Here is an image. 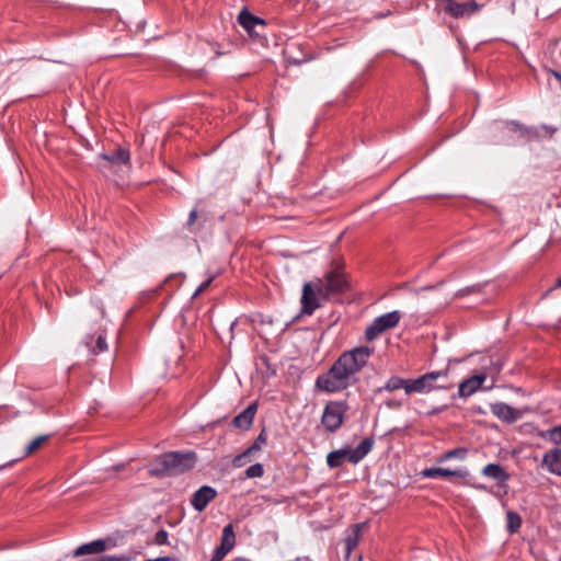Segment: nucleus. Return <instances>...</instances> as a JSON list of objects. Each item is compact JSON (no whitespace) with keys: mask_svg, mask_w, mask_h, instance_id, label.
Returning a JSON list of instances; mask_svg holds the SVG:
<instances>
[{"mask_svg":"<svg viewBox=\"0 0 561 561\" xmlns=\"http://www.w3.org/2000/svg\"><path fill=\"white\" fill-rule=\"evenodd\" d=\"M374 347L360 345L342 352L331 367L319 374L314 389L324 393H340L359 382L362 370L368 365Z\"/></svg>","mask_w":561,"mask_h":561,"instance_id":"obj_1","label":"nucleus"},{"mask_svg":"<svg viewBox=\"0 0 561 561\" xmlns=\"http://www.w3.org/2000/svg\"><path fill=\"white\" fill-rule=\"evenodd\" d=\"M198 456L194 450H172L157 455L148 468L153 478L178 477L195 468Z\"/></svg>","mask_w":561,"mask_h":561,"instance_id":"obj_2","label":"nucleus"},{"mask_svg":"<svg viewBox=\"0 0 561 561\" xmlns=\"http://www.w3.org/2000/svg\"><path fill=\"white\" fill-rule=\"evenodd\" d=\"M374 443V437H365L354 449L345 447L332 450L327 456V465L331 469L341 467L345 461L356 465L369 454Z\"/></svg>","mask_w":561,"mask_h":561,"instance_id":"obj_3","label":"nucleus"},{"mask_svg":"<svg viewBox=\"0 0 561 561\" xmlns=\"http://www.w3.org/2000/svg\"><path fill=\"white\" fill-rule=\"evenodd\" d=\"M348 410L350 405L346 400L329 401L324 405L321 424L330 433L337 432L342 427Z\"/></svg>","mask_w":561,"mask_h":561,"instance_id":"obj_4","label":"nucleus"},{"mask_svg":"<svg viewBox=\"0 0 561 561\" xmlns=\"http://www.w3.org/2000/svg\"><path fill=\"white\" fill-rule=\"evenodd\" d=\"M350 288L345 273L341 268H334L327 273L324 282L318 280V293L320 297L330 299L335 295H341Z\"/></svg>","mask_w":561,"mask_h":561,"instance_id":"obj_5","label":"nucleus"},{"mask_svg":"<svg viewBox=\"0 0 561 561\" xmlns=\"http://www.w3.org/2000/svg\"><path fill=\"white\" fill-rule=\"evenodd\" d=\"M448 370H435L426 373L415 379H410L407 388V394L428 393L437 389H446V386L438 383L439 379H447Z\"/></svg>","mask_w":561,"mask_h":561,"instance_id":"obj_6","label":"nucleus"},{"mask_svg":"<svg viewBox=\"0 0 561 561\" xmlns=\"http://www.w3.org/2000/svg\"><path fill=\"white\" fill-rule=\"evenodd\" d=\"M483 4L476 0L457 2L456 0H436L435 10L445 12L454 19L469 18L481 10Z\"/></svg>","mask_w":561,"mask_h":561,"instance_id":"obj_7","label":"nucleus"},{"mask_svg":"<svg viewBox=\"0 0 561 561\" xmlns=\"http://www.w3.org/2000/svg\"><path fill=\"white\" fill-rule=\"evenodd\" d=\"M401 318L402 314L398 310H393L375 318L365 330V339L368 342L374 341L382 332L394 329L399 324Z\"/></svg>","mask_w":561,"mask_h":561,"instance_id":"obj_8","label":"nucleus"},{"mask_svg":"<svg viewBox=\"0 0 561 561\" xmlns=\"http://www.w3.org/2000/svg\"><path fill=\"white\" fill-rule=\"evenodd\" d=\"M238 22L251 37H260L261 33L256 28H265L266 26V22L263 19L252 14L248 9L240 11Z\"/></svg>","mask_w":561,"mask_h":561,"instance_id":"obj_9","label":"nucleus"},{"mask_svg":"<svg viewBox=\"0 0 561 561\" xmlns=\"http://www.w3.org/2000/svg\"><path fill=\"white\" fill-rule=\"evenodd\" d=\"M503 131L516 134L520 139L526 141H533L541 136L536 127L526 126L518 121H505L503 123Z\"/></svg>","mask_w":561,"mask_h":561,"instance_id":"obj_10","label":"nucleus"},{"mask_svg":"<svg viewBox=\"0 0 561 561\" xmlns=\"http://www.w3.org/2000/svg\"><path fill=\"white\" fill-rule=\"evenodd\" d=\"M318 287V283L316 284ZM318 288H313L311 283H306L302 287L301 295V313L311 316L318 308H320Z\"/></svg>","mask_w":561,"mask_h":561,"instance_id":"obj_11","label":"nucleus"},{"mask_svg":"<svg viewBox=\"0 0 561 561\" xmlns=\"http://www.w3.org/2000/svg\"><path fill=\"white\" fill-rule=\"evenodd\" d=\"M216 496L217 491L215 488L203 485L193 493L191 505L195 511L203 512Z\"/></svg>","mask_w":561,"mask_h":561,"instance_id":"obj_12","label":"nucleus"},{"mask_svg":"<svg viewBox=\"0 0 561 561\" xmlns=\"http://www.w3.org/2000/svg\"><path fill=\"white\" fill-rule=\"evenodd\" d=\"M423 478L435 479V478H448L456 477L460 479H465L468 477L469 472L467 469H448L440 467H431L425 468L420 473Z\"/></svg>","mask_w":561,"mask_h":561,"instance_id":"obj_13","label":"nucleus"},{"mask_svg":"<svg viewBox=\"0 0 561 561\" xmlns=\"http://www.w3.org/2000/svg\"><path fill=\"white\" fill-rule=\"evenodd\" d=\"M491 412L499 420L507 424L516 422L522 416V413L518 410L504 402H496L492 404Z\"/></svg>","mask_w":561,"mask_h":561,"instance_id":"obj_14","label":"nucleus"},{"mask_svg":"<svg viewBox=\"0 0 561 561\" xmlns=\"http://www.w3.org/2000/svg\"><path fill=\"white\" fill-rule=\"evenodd\" d=\"M542 467L550 473L561 477V448H552L543 454Z\"/></svg>","mask_w":561,"mask_h":561,"instance_id":"obj_15","label":"nucleus"},{"mask_svg":"<svg viewBox=\"0 0 561 561\" xmlns=\"http://www.w3.org/2000/svg\"><path fill=\"white\" fill-rule=\"evenodd\" d=\"M485 379L486 376L484 374L476 375L465 379L459 383L458 396L461 398L470 397L481 387Z\"/></svg>","mask_w":561,"mask_h":561,"instance_id":"obj_16","label":"nucleus"},{"mask_svg":"<svg viewBox=\"0 0 561 561\" xmlns=\"http://www.w3.org/2000/svg\"><path fill=\"white\" fill-rule=\"evenodd\" d=\"M257 405L255 402L249 404L241 413L234 416L232 425L237 428L249 430L253 424Z\"/></svg>","mask_w":561,"mask_h":561,"instance_id":"obj_17","label":"nucleus"},{"mask_svg":"<svg viewBox=\"0 0 561 561\" xmlns=\"http://www.w3.org/2000/svg\"><path fill=\"white\" fill-rule=\"evenodd\" d=\"M202 203L203 199H198L196 207H194L188 214L186 226L192 232L199 231L204 227V222L207 220L204 210L199 208Z\"/></svg>","mask_w":561,"mask_h":561,"instance_id":"obj_18","label":"nucleus"},{"mask_svg":"<svg viewBox=\"0 0 561 561\" xmlns=\"http://www.w3.org/2000/svg\"><path fill=\"white\" fill-rule=\"evenodd\" d=\"M107 542H108V540H105V539H96V540L83 543L75 550L73 557L101 553L107 549V547H108Z\"/></svg>","mask_w":561,"mask_h":561,"instance_id":"obj_19","label":"nucleus"},{"mask_svg":"<svg viewBox=\"0 0 561 561\" xmlns=\"http://www.w3.org/2000/svg\"><path fill=\"white\" fill-rule=\"evenodd\" d=\"M99 158L116 165L130 164V151L125 147H118L111 153L102 152L99 154Z\"/></svg>","mask_w":561,"mask_h":561,"instance_id":"obj_20","label":"nucleus"},{"mask_svg":"<svg viewBox=\"0 0 561 561\" xmlns=\"http://www.w3.org/2000/svg\"><path fill=\"white\" fill-rule=\"evenodd\" d=\"M84 343L89 347L90 352L95 355L107 351L108 347L104 332H100L95 339L94 335H87Z\"/></svg>","mask_w":561,"mask_h":561,"instance_id":"obj_21","label":"nucleus"},{"mask_svg":"<svg viewBox=\"0 0 561 561\" xmlns=\"http://www.w3.org/2000/svg\"><path fill=\"white\" fill-rule=\"evenodd\" d=\"M482 474L500 483L506 482L510 479V474L499 463H488L482 469Z\"/></svg>","mask_w":561,"mask_h":561,"instance_id":"obj_22","label":"nucleus"},{"mask_svg":"<svg viewBox=\"0 0 561 561\" xmlns=\"http://www.w3.org/2000/svg\"><path fill=\"white\" fill-rule=\"evenodd\" d=\"M410 385V378L405 379L400 376H391L382 387L378 388L377 392H393L399 389H403L407 393V388Z\"/></svg>","mask_w":561,"mask_h":561,"instance_id":"obj_23","label":"nucleus"},{"mask_svg":"<svg viewBox=\"0 0 561 561\" xmlns=\"http://www.w3.org/2000/svg\"><path fill=\"white\" fill-rule=\"evenodd\" d=\"M468 453H469L468 448L457 447V448L447 450L446 453L442 454L438 457L437 461L442 463V462L448 461L450 459L465 460L468 456Z\"/></svg>","mask_w":561,"mask_h":561,"instance_id":"obj_24","label":"nucleus"},{"mask_svg":"<svg viewBox=\"0 0 561 561\" xmlns=\"http://www.w3.org/2000/svg\"><path fill=\"white\" fill-rule=\"evenodd\" d=\"M236 545V535L233 531L232 524H228L222 529L221 542L219 546L227 548L228 550H232Z\"/></svg>","mask_w":561,"mask_h":561,"instance_id":"obj_25","label":"nucleus"},{"mask_svg":"<svg viewBox=\"0 0 561 561\" xmlns=\"http://www.w3.org/2000/svg\"><path fill=\"white\" fill-rule=\"evenodd\" d=\"M506 527L510 534L517 533L522 526V517L514 511H508L506 513Z\"/></svg>","mask_w":561,"mask_h":561,"instance_id":"obj_26","label":"nucleus"},{"mask_svg":"<svg viewBox=\"0 0 561 561\" xmlns=\"http://www.w3.org/2000/svg\"><path fill=\"white\" fill-rule=\"evenodd\" d=\"M483 288H484V284H473V285L460 288L454 294V299L465 298V297H467L469 295H473V294H482Z\"/></svg>","mask_w":561,"mask_h":561,"instance_id":"obj_27","label":"nucleus"},{"mask_svg":"<svg viewBox=\"0 0 561 561\" xmlns=\"http://www.w3.org/2000/svg\"><path fill=\"white\" fill-rule=\"evenodd\" d=\"M541 436L547 438L549 442L553 443L554 445H560L561 444V424L547 430L545 433H542Z\"/></svg>","mask_w":561,"mask_h":561,"instance_id":"obj_28","label":"nucleus"},{"mask_svg":"<svg viewBox=\"0 0 561 561\" xmlns=\"http://www.w3.org/2000/svg\"><path fill=\"white\" fill-rule=\"evenodd\" d=\"M244 474H245V478H249V479L262 478L264 476L263 465L260 462L251 465L250 467H248L245 469Z\"/></svg>","mask_w":561,"mask_h":561,"instance_id":"obj_29","label":"nucleus"},{"mask_svg":"<svg viewBox=\"0 0 561 561\" xmlns=\"http://www.w3.org/2000/svg\"><path fill=\"white\" fill-rule=\"evenodd\" d=\"M50 435H41L35 437L33 440H31L26 447H25V455H30L34 453L37 448L42 446L43 443H45Z\"/></svg>","mask_w":561,"mask_h":561,"instance_id":"obj_30","label":"nucleus"},{"mask_svg":"<svg viewBox=\"0 0 561 561\" xmlns=\"http://www.w3.org/2000/svg\"><path fill=\"white\" fill-rule=\"evenodd\" d=\"M266 440H267V436H266V433L265 431L263 430L259 435L257 437L255 438V440L253 442V444L247 448L248 453H250L251 455L254 454L255 451H259L261 450L262 446L266 444Z\"/></svg>","mask_w":561,"mask_h":561,"instance_id":"obj_31","label":"nucleus"},{"mask_svg":"<svg viewBox=\"0 0 561 561\" xmlns=\"http://www.w3.org/2000/svg\"><path fill=\"white\" fill-rule=\"evenodd\" d=\"M250 455H251V454H250V453H248V450L245 449L243 453H241V454H239V455L234 456V457H233V459H232V466H233L234 468H241V467H243V466L247 463V461H248V457H249Z\"/></svg>","mask_w":561,"mask_h":561,"instance_id":"obj_32","label":"nucleus"},{"mask_svg":"<svg viewBox=\"0 0 561 561\" xmlns=\"http://www.w3.org/2000/svg\"><path fill=\"white\" fill-rule=\"evenodd\" d=\"M358 530H359V526L356 525V534L354 536H348L345 540L347 554H350L352 552V550L355 549V547L358 543V536H357Z\"/></svg>","mask_w":561,"mask_h":561,"instance_id":"obj_33","label":"nucleus"},{"mask_svg":"<svg viewBox=\"0 0 561 561\" xmlns=\"http://www.w3.org/2000/svg\"><path fill=\"white\" fill-rule=\"evenodd\" d=\"M154 543L156 545H167L169 543V534L164 529H160L154 535Z\"/></svg>","mask_w":561,"mask_h":561,"instance_id":"obj_34","label":"nucleus"},{"mask_svg":"<svg viewBox=\"0 0 561 561\" xmlns=\"http://www.w3.org/2000/svg\"><path fill=\"white\" fill-rule=\"evenodd\" d=\"M230 550H228L227 548L225 547H221V546H218L214 552H213V556H211V559L209 561H221L226 556L227 553L229 552Z\"/></svg>","mask_w":561,"mask_h":561,"instance_id":"obj_35","label":"nucleus"},{"mask_svg":"<svg viewBox=\"0 0 561 561\" xmlns=\"http://www.w3.org/2000/svg\"><path fill=\"white\" fill-rule=\"evenodd\" d=\"M219 275L220 271L208 274V277L199 285V287L205 291Z\"/></svg>","mask_w":561,"mask_h":561,"instance_id":"obj_36","label":"nucleus"},{"mask_svg":"<svg viewBox=\"0 0 561 561\" xmlns=\"http://www.w3.org/2000/svg\"><path fill=\"white\" fill-rule=\"evenodd\" d=\"M392 14H393V12H392L391 10L380 11V12H376V13L374 14V18H375L376 20H380V19L388 18V16H390V15H392Z\"/></svg>","mask_w":561,"mask_h":561,"instance_id":"obj_37","label":"nucleus"},{"mask_svg":"<svg viewBox=\"0 0 561 561\" xmlns=\"http://www.w3.org/2000/svg\"><path fill=\"white\" fill-rule=\"evenodd\" d=\"M541 129H543L545 133L547 135H549L550 137H552L554 135V133L557 131L556 127L550 126V125H546V124L541 125Z\"/></svg>","mask_w":561,"mask_h":561,"instance_id":"obj_38","label":"nucleus"},{"mask_svg":"<svg viewBox=\"0 0 561 561\" xmlns=\"http://www.w3.org/2000/svg\"><path fill=\"white\" fill-rule=\"evenodd\" d=\"M387 405H388L389 408H392V409H398V408H400V407H401V402H399V401H388V402H387Z\"/></svg>","mask_w":561,"mask_h":561,"instance_id":"obj_39","label":"nucleus"},{"mask_svg":"<svg viewBox=\"0 0 561 561\" xmlns=\"http://www.w3.org/2000/svg\"><path fill=\"white\" fill-rule=\"evenodd\" d=\"M170 560H171L170 557H159V558L149 559V560H146V561H170Z\"/></svg>","mask_w":561,"mask_h":561,"instance_id":"obj_40","label":"nucleus"},{"mask_svg":"<svg viewBox=\"0 0 561 561\" xmlns=\"http://www.w3.org/2000/svg\"><path fill=\"white\" fill-rule=\"evenodd\" d=\"M213 48L215 49V53L217 56H221V51L219 50V44L218 43H214L211 44Z\"/></svg>","mask_w":561,"mask_h":561,"instance_id":"obj_41","label":"nucleus"},{"mask_svg":"<svg viewBox=\"0 0 561 561\" xmlns=\"http://www.w3.org/2000/svg\"><path fill=\"white\" fill-rule=\"evenodd\" d=\"M202 293H204V290L198 286L196 288V290L194 291L192 298L194 299V298L198 297Z\"/></svg>","mask_w":561,"mask_h":561,"instance_id":"obj_42","label":"nucleus"},{"mask_svg":"<svg viewBox=\"0 0 561 561\" xmlns=\"http://www.w3.org/2000/svg\"><path fill=\"white\" fill-rule=\"evenodd\" d=\"M444 283H445L444 280H440L437 285H435V286H426L423 289L424 290H428V289L437 288V287L444 285Z\"/></svg>","mask_w":561,"mask_h":561,"instance_id":"obj_43","label":"nucleus"},{"mask_svg":"<svg viewBox=\"0 0 561 561\" xmlns=\"http://www.w3.org/2000/svg\"><path fill=\"white\" fill-rule=\"evenodd\" d=\"M442 411H443V409H442V408H435V409H433V410L430 412V414H438V413H440Z\"/></svg>","mask_w":561,"mask_h":561,"instance_id":"obj_44","label":"nucleus"},{"mask_svg":"<svg viewBox=\"0 0 561 561\" xmlns=\"http://www.w3.org/2000/svg\"><path fill=\"white\" fill-rule=\"evenodd\" d=\"M556 286L561 287V276L557 279Z\"/></svg>","mask_w":561,"mask_h":561,"instance_id":"obj_45","label":"nucleus"},{"mask_svg":"<svg viewBox=\"0 0 561 561\" xmlns=\"http://www.w3.org/2000/svg\"><path fill=\"white\" fill-rule=\"evenodd\" d=\"M296 561H310L308 558H297Z\"/></svg>","mask_w":561,"mask_h":561,"instance_id":"obj_46","label":"nucleus"},{"mask_svg":"<svg viewBox=\"0 0 561 561\" xmlns=\"http://www.w3.org/2000/svg\"><path fill=\"white\" fill-rule=\"evenodd\" d=\"M477 488L480 489V490H484L485 489L484 485H478Z\"/></svg>","mask_w":561,"mask_h":561,"instance_id":"obj_47","label":"nucleus"},{"mask_svg":"<svg viewBox=\"0 0 561 561\" xmlns=\"http://www.w3.org/2000/svg\"><path fill=\"white\" fill-rule=\"evenodd\" d=\"M293 62L296 64V65L300 64L299 60H294Z\"/></svg>","mask_w":561,"mask_h":561,"instance_id":"obj_48","label":"nucleus"},{"mask_svg":"<svg viewBox=\"0 0 561 561\" xmlns=\"http://www.w3.org/2000/svg\"><path fill=\"white\" fill-rule=\"evenodd\" d=\"M8 465H3V466H0V470H2L3 468H5Z\"/></svg>","mask_w":561,"mask_h":561,"instance_id":"obj_49","label":"nucleus"},{"mask_svg":"<svg viewBox=\"0 0 561 561\" xmlns=\"http://www.w3.org/2000/svg\"><path fill=\"white\" fill-rule=\"evenodd\" d=\"M358 561H363V558H362V557H359Z\"/></svg>","mask_w":561,"mask_h":561,"instance_id":"obj_50","label":"nucleus"}]
</instances>
